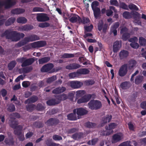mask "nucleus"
I'll use <instances>...</instances> for the list:
<instances>
[{"instance_id":"nucleus-1","label":"nucleus","mask_w":146,"mask_h":146,"mask_svg":"<svg viewBox=\"0 0 146 146\" xmlns=\"http://www.w3.org/2000/svg\"><path fill=\"white\" fill-rule=\"evenodd\" d=\"M25 36L24 33H17L15 31L7 29L1 35V37L5 36L6 39L11 40L12 41L17 42Z\"/></svg>"},{"instance_id":"nucleus-2","label":"nucleus","mask_w":146,"mask_h":146,"mask_svg":"<svg viewBox=\"0 0 146 146\" xmlns=\"http://www.w3.org/2000/svg\"><path fill=\"white\" fill-rule=\"evenodd\" d=\"M17 61L22 63L21 66L24 67L31 65L34 62L35 59L34 58H27L26 57H23L17 58Z\"/></svg>"},{"instance_id":"nucleus-3","label":"nucleus","mask_w":146,"mask_h":146,"mask_svg":"<svg viewBox=\"0 0 146 146\" xmlns=\"http://www.w3.org/2000/svg\"><path fill=\"white\" fill-rule=\"evenodd\" d=\"M89 108L92 110H96L100 109L102 106L101 102L97 100H92L88 103Z\"/></svg>"},{"instance_id":"nucleus-4","label":"nucleus","mask_w":146,"mask_h":146,"mask_svg":"<svg viewBox=\"0 0 146 146\" xmlns=\"http://www.w3.org/2000/svg\"><path fill=\"white\" fill-rule=\"evenodd\" d=\"M12 0H7L5 1L0 2V7L4 6L5 8L7 9L11 7L16 4L15 1Z\"/></svg>"},{"instance_id":"nucleus-5","label":"nucleus","mask_w":146,"mask_h":146,"mask_svg":"<svg viewBox=\"0 0 146 146\" xmlns=\"http://www.w3.org/2000/svg\"><path fill=\"white\" fill-rule=\"evenodd\" d=\"M47 44L46 41L45 40H41L35 42L30 44L32 48H36L42 47L46 46Z\"/></svg>"},{"instance_id":"nucleus-6","label":"nucleus","mask_w":146,"mask_h":146,"mask_svg":"<svg viewBox=\"0 0 146 146\" xmlns=\"http://www.w3.org/2000/svg\"><path fill=\"white\" fill-rule=\"evenodd\" d=\"M59 120L57 118L51 117L48 119L45 122L48 126H55L60 123Z\"/></svg>"},{"instance_id":"nucleus-7","label":"nucleus","mask_w":146,"mask_h":146,"mask_svg":"<svg viewBox=\"0 0 146 146\" xmlns=\"http://www.w3.org/2000/svg\"><path fill=\"white\" fill-rule=\"evenodd\" d=\"M36 19L38 22H45L48 21L50 19L47 14L43 13L37 14Z\"/></svg>"},{"instance_id":"nucleus-8","label":"nucleus","mask_w":146,"mask_h":146,"mask_svg":"<svg viewBox=\"0 0 146 146\" xmlns=\"http://www.w3.org/2000/svg\"><path fill=\"white\" fill-rule=\"evenodd\" d=\"M127 64H124L123 65L119 68L118 74L121 77L125 76L127 74L128 71Z\"/></svg>"},{"instance_id":"nucleus-9","label":"nucleus","mask_w":146,"mask_h":146,"mask_svg":"<svg viewBox=\"0 0 146 146\" xmlns=\"http://www.w3.org/2000/svg\"><path fill=\"white\" fill-rule=\"evenodd\" d=\"M69 85L73 89H78L80 88L83 85L82 82L78 81H73L69 82Z\"/></svg>"},{"instance_id":"nucleus-10","label":"nucleus","mask_w":146,"mask_h":146,"mask_svg":"<svg viewBox=\"0 0 146 146\" xmlns=\"http://www.w3.org/2000/svg\"><path fill=\"white\" fill-rule=\"evenodd\" d=\"M108 26L107 24L105 23L104 24L103 21L102 20H100L98 24V29L100 31H101L102 30L103 32L105 33L108 29Z\"/></svg>"},{"instance_id":"nucleus-11","label":"nucleus","mask_w":146,"mask_h":146,"mask_svg":"<svg viewBox=\"0 0 146 146\" xmlns=\"http://www.w3.org/2000/svg\"><path fill=\"white\" fill-rule=\"evenodd\" d=\"M112 115L110 114H107L102 117L100 124L101 127H103L107 122H110L112 118Z\"/></svg>"},{"instance_id":"nucleus-12","label":"nucleus","mask_w":146,"mask_h":146,"mask_svg":"<svg viewBox=\"0 0 146 146\" xmlns=\"http://www.w3.org/2000/svg\"><path fill=\"white\" fill-rule=\"evenodd\" d=\"M91 99V95L90 94H88L79 99L77 101V103L79 104L85 103L89 101Z\"/></svg>"},{"instance_id":"nucleus-13","label":"nucleus","mask_w":146,"mask_h":146,"mask_svg":"<svg viewBox=\"0 0 146 146\" xmlns=\"http://www.w3.org/2000/svg\"><path fill=\"white\" fill-rule=\"evenodd\" d=\"M54 66L53 64L49 63L46 64L43 66L41 68V72H49L54 67Z\"/></svg>"},{"instance_id":"nucleus-14","label":"nucleus","mask_w":146,"mask_h":146,"mask_svg":"<svg viewBox=\"0 0 146 146\" xmlns=\"http://www.w3.org/2000/svg\"><path fill=\"white\" fill-rule=\"evenodd\" d=\"M39 39L40 38L39 37L35 34L31 35L28 37L25 38V40L27 42V43L29 42H33Z\"/></svg>"},{"instance_id":"nucleus-15","label":"nucleus","mask_w":146,"mask_h":146,"mask_svg":"<svg viewBox=\"0 0 146 146\" xmlns=\"http://www.w3.org/2000/svg\"><path fill=\"white\" fill-rule=\"evenodd\" d=\"M121 46V41H116L113 43V50L115 53L117 52Z\"/></svg>"},{"instance_id":"nucleus-16","label":"nucleus","mask_w":146,"mask_h":146,"mask_svg":"<svg viewBox=\"0 0 146 146\" xmlns=\"http://www.w3.org/2000/svg\"><path fill=\"white\" fill-rule=\"evenodd\" d=\"M66 90L65 87H59L55 88L52 91V93L55 94H59L63 92Z\"/></svg>"},{"instance_id":"nucleus-17","label":"nucleus","mask_w":146,"mask_h":146,"mask_svg":"<svg viewBox=\"0 0 146 146\" xmlns=\"http://www.w3.org/2000/svg\"><path fill=\"white\" fill-rule=\"evenodd\" d=\"M129 52L126 50H122L120 52L119 56L121 59H123L126 58L129 55Z\"/></svg>"},{"instance_id":"nucleus-18","label":"nucleus","mask_w":146,"mask_h":146,"mask_svg":"<svg viewBox=\"0 0 146 146\" xmlns=\"http://www.w3.org/2000/svg\"><path fill=\"white\" fill-rule=\"evenodd\" d=\"M34 27L32 25L27 24L22 26L19 27V28L21 31H28L33 29Z\"/></svg>"},{"instance_id":"nucleus-19","label":"nucleus","mask_w":146,"mask_h":146,"mask_svg":"<svg viewBox=\"0 0 146 146\" xmlns=\"http://www.w3.org/2000/svg\"><path fill=\"white\" fill-rule=\"evenodd\" d=\"M38 100V97L36 96L33 95L25 100V104L34 103Z\"/></svg>"},{"instance_id":"nucleus-20","label":"nucleus","mask_w":146,"mask_h":146,"mask_svg":"<svg viewBox=\"0 0 146 146\" xmlns=\"http://www.w3.org/2000/svg\"><path fill=\"white\" fill-rule=\"evenodd\" d=\"M69 20L72 23H74L76 22L80 23L81 22V18L78 15H76L71 17Z\"/></svg>"},{"instance_id":"nucleus-21","label":"nucleus","mask_w":146,"mask_h":146,"mask_svg":"<svg viewBox=\"0 0 146 146\" xmlns=\"http://www.w3.org/2000/svg\"><path fill=\"white\" fill-rule=\"evenodd\" d=\"M94 17L95 18L97 19L98 18H100L101 17V12L100 9L99 7L95 8L92 9Z\"/></svg>"},{"instance_id":"nucleus-22","label":"nucleus","mask_w":146,"mask_h":146,"mask_svg":"<svg viewBox=\"0 0 146 146\" xmlns=\"http://www.w3.org/2000/svg\"><path fill=\"white\" fill-rule=\"evenodd\" d=\"M76 110V114L78 116L83 115L88 113V111L82 108H78Z\"/></svg>"},{"instance_id":"nucleus-23","label":"nucleus","mask_w":146,"mask_h":146,"mask_svg":"<svg viewBox=\"0 0 146 146\" xmlns=\"http://www.w3.org/2000/svg\"><path fill=\"white\" fill-rule=\"evenodd\" d=\"M23 129V127L22 125H18L17 127L15 129L14 131V134L17 135L19 136L22 134V130Z\"/></svg>"},{"instance_id":"nucleus-24","label":"nucleus","mask_w":146,"mask_h":146,"mask_svg":"<svg viewBox=\"0 0 146 146\" xmlns=\"http://www.w3.org/2000/svg\"><path fill=\"white\" fill-rule=\"evenodd\" d=\"M60 103V102L57 101V100L54 98L48 100L46 102V104L49 106H54Z\"/></svg>"},{"instance_id":"nucleus-25","label":"nucleus","mask_w":146,"mask_h":146,"mask_svg":"<svg viewBox=\"0 0 146 146\" xmlns=\"http://www.w3.org/2000/svg\"><path fill=\"white\" fill-rule=\"evenodd\" d=\"M25 10L21 8H16L11 10V13L13 14L18 15L24 12Z\"/></svg>"},{"instance_id":"nucleus-26","label":"nucleus","mask_w":146,"mask_h":146,"mask_svg":"<svg viewBox=\"0 0 146 146\" xmlns=\"http://www.w3.org/2000/svg\"><path fill=\"white\" fill-rule=\"evenodd\" d=\"M56 99L57 100V101L60 102V103L62 101H64L67 99V95L66 94H63L55 96Z\"/></svg>"},{"instance_id":"nucleus-27","label":"nucleus","mask_w":146,"mask_h":146,"mask_svg":"<svg viewBox=\"0 0 146 146\" xmlns=\"http://www.w3.org/2000/svg\"><path fill=\"white\" fill-rule=\"evenodd\" d=\"M111 10H113L115 13L117 12V10L114 7L110 6V9L107 10L106 12V15L108 16L109 17L112 16L113 15V12Z\"/></svg>"},{"instance_id":"nucleus-28","label":"nucleus","mask_w":146,"mask_h":146,"mask_svg":"<svg viewBox=\"0 0 146 146\" xmlns=\"http://www.w3.org/2000/svg\"><path fill=\"white\" fill-rule=\"evenodd\" d=\"M137 62L135 60L132 59L130 60L127 64L128 69L129 70L131 69L132 68L135 66Z\"/></svg>"},{"instance_id":"nucleus-29","label":"nucleus","mask_w":146,"mask_h":146,"mask_svg":"<svg viewBox=\"0 0 146 146\" xmlns=\"http://www.w3.org/2000/svg\"><path fill=\"white\" fill-rule=\"evenodd\" d=\"M50 60V57L49 56H46L43 57L38 60V62L40 64H43L46 63L48 61Z\"/></svg>"},{"instance_id":"nucleus-30","label":"nucleus","mask_w":146,"mask_h":146,"mask_svg":"<svg viewBox=\"0 0 146 146\" xmlns=\"http://www.w3.org/2000/svg\"><path fill=\"white\" fill-rule=\"evenodd\" d=\"M16 20V19L14 17H11L9 18L5 22V25L6 26H10Z\"/></svg>"},{"instance_id":"nucleus-31","label":"nucleus","mask_w":146,"mask_h":146,"mask_svg":"<svg viewBox=\"0 0 146 146\" xmlns=\"http://www.w3.org/2000/svg\"><path fill=\"white\" fill-rule=\"evenodd\" d=\"M129 82L125 81L122 82L120 85V87L123 90H126L130 87Z\"/></svg>"},{"instance_id":"nucleus-32","label":"nucleus","mask_w":146,"mask_h":146,"mask_svg":"<svg viewBox=\"0 0 146 146\" xmlns=\"http://www.w3.org/2000/svg\"><path fill=\"white\" fill-rule=\"evenodd\" d=\"M4 142L6 144L10 145H13L15 142L13 139L12 138H5Z\"/></svg>"},{"instance_id":"nucleus-33","label":"nucleus","mask_w":146,"mask_h":146,"mask_svg":"<svg viewBox=\"0 0 146 146\" xmlns=\"http://www.w3.org/2000/svg\"><path fill=\"white\" fill-rule=\"evenodd\" d=\"M79 74H88L90 71L87 68H81L78 70Z\"/></svg>"},{"instance_id":"nucleus-34","label":"nucleus","mask_w":146,"mask_h":146,"mask_svg":"<svg viewBox=\"0 0 146 146\" xmlns=\"http://www.w3.org/2000/svg\"><path fill=\"white\" fill-rule=\"evenodd\" d=\"M33 125L34 127L36 128H40L44 126V124L42 122L36 121L33 123Z\"/></svg>"},{"instance_id":"nucleus-35","label":"nucleus","mask_w":146,"mask_h":146,"mask_svg":"<svg viewBox=\"0 0 146 146\" xmlns=\"http://www.w3.org/2000/svg\"><path fill=\"white\" fill-rule=\"evenodd\" d=\"M83 135L82 133H76L72 135V137L74 139L76 140L77 139H79L82 137Z\"/></svg>"},{"instance_id":"nucleus-36","label":"nucleus","mask_w":146,"mask_h":146,"mask_svg":"<svg viewBox=\"0 0 146 146\" xmlns=\"http://www.w3.org/2000/svg\"><path fill=\"white\" fill-rule=\"evenodd\" d=\"M45 108L44 105L39 103L36 106H35V109L38 111H42L45 109Z\"/></svg>"},{"instance_id":"nucleus-37","label":"nucleus","mask_w":146,"mask_h":146,"mask_svg":"<svg viewBox=\"0 0 146 146\" xmlns=\"http://www.w3.org/2000/svg\"><path fill=\"white\" fill-rule=\"evenodd\" d=\"M17 21L18 23L23 24L27 23V20L25 17H20L17 18Z\"/></svg>"},{"instance_id":"nucleus-38","label":"nucleus","mask_w":146,"mask_h":146,"mask_svg":"<svg viewBox=\"0 0 146 146\" xmlns=\"http://www.w3.org/2000/svg\"><path fill=\"white\" fill-rule=\"evenodd\" d=\"M143 77L141 75H138L136 77L135 80V83L136 84H139L141 83L143 81Z\"/></svg>"},{"instance_id":"nucleus-39","label":"nucleus","mask_w":146,"mask_h":146,"mask_svg":"<svg viewBox=\"0 0 146 146\" xmlns=\"http://www.w3.org/2000/svg\"><path fill=\"white\" fill-rule=\"evenodd\" d=\"M17 62L15 60H13L8 65V67L10 70H12L15 66Z\"/></svg>"},{"instance_id":"nucleus-40","label":"nucleus","mask_w":146,"mask_h":146,"mask_svg":"<svg viewBox=\"0 0 146 146\" xmlns=\"http://www.w3.org/2000/svg\"><path fill=\"white\" fill-rule=\"evenodd\" d=\"M67 117L68 119L70 121H74L77 119L76 115L73 114L72 113H70L68 114Z\"/></svg>"},{"instance_id":"nucleus-41","label":"nucleus","mask_w":146,"mask_h":146,"mask_svg":"<svg viewBox=\"0 0 146 146\" xmlns=\"http://www.w3.org/2000/svg\"><path fill=\"white\" fill-rule=\"evenodd\" d=\"M27 43V42L25 40L24 38L23 40L16 44L15 45V47L16 48H19Z\"/></svg>"},{"instance_id":"nucleus-42","label":"nucleus","mask_w":146,"mask_h":146,"mask_svg":"<svg viewBox=\"0 0 146 146\" xmlns=\"http://www.w3.org/2000/svg\"><path fill=\"white\" fill-rule=\"evenodd\" d=\"M18 122L15 120H11L10 124V126L14 129L17 127L18 125Z\"/></svg>"},{"instance_id":"nucleus-43","label":"nucleus","mask_w":146,"mask_h":146,"mask_svg":"<svg viewBox=\"0 0 146 146\" xmlns=\"http://www.w3.org/2000/svg\"><path fill=\"white\" fill-rule=\"evenodd\" d=\"M123 17L126 19H130L132 17V15L131 13L127 11L124 12L123 13Z\"/></svg>"},{"instance_id":"nucleus-44","label":"nucleus","mask_w":146,"mask_h":146,"mask_svg":"<svg viewBox=\"0 0 146 146\" xmlns=\"http://www.w3.org/2000/svg\"><path fill=\"white\" fill-rule=\"evenodd\" d=\"M35 105L33 104L28 105L26 106V109L27 111L32 112L35 109Z\"/></svg>"},{"instance_id":"nucleus-45","label":"nucleus","mask_w":146,"mask_h":146,"mask_svg":"<svg viewBox=\"0 0 146 146\" xmlns=\"http://www.w3.org/2000/svg\"><path fill=\"white\" fill-rule=\"evenodd\" d=\"M112 138L115 142H117L121 140V137L118 134H115L113 135Z\"/></svg>"},{"instance_id":"nucleus-46","label":"nucleus","mask_w":146,"mask_h":146,"mask_svg":"<svg viewBox=\"0 0 146 146\" xmlns=\"http://www.w3.org/2000/svg\"><path fill=\"white\" fill-rule=\"evenodd\" d=\"M33 69V67L31 66L23 68L21 69L23 72L25 73H27L30 72Z\"/></svg>"},{"instance_id":"nucleus-47","label":"nucleus","mask_w":146,"mask_h":146,"mask_svg":"<svg viewBox=\"0 0 146 146\" xmlns=\"http://www.w3.org/2000/svg\"><path fill=\"white\" fill-rule=\"evenodd\" d=\"M86 126L89 128H94L96 127V124L95 123L88 122L86 123Z\"/></svg>"},{"instance_id":"nucleus-48","label":"nucleus","mask_w":146,"mask_h":146,"mask_svg":"<svg viewBox=\"0 0 146 146\" xmlns=\"http://www.w3.org/2000/svg\"><path fill=\"white\" fill-rule=\"evenodd\" d=\"M79 76V74L78 71L70 73L68 74V76L70 78H74L75 77H78Z\"/></svg>"},{"instance_id":"nucleus-49","label":"nucleus","mask_w":146,"mask_h":146,"mask_svg":"<svg viewBox=\"0 0 146 146\" xmlns=\"http://www.w3.org/2000/svg\"><path fill=\"white\" fill-rule=\"evenodd\" d=\"M130 34L128 33H125L122 34L121 38L123 40L126 41L130 37Z\"/></svg>"},{"instance_id":"nucleus-50","label":"nucleus","mask_w":146,"mask_h":146,"mask_svg":"<svg viewBox=\"0 0 146 146\" xmlns=\"http://www.w3.org/2000/svg\"><path fill=\"white\" fill-rule=\"evenodd\" d=\"M46 144L47 146H59L60 144L53 142L49 140H47L46 141Z\"/></svg>"},{"instance_id":"nucleus-51","label":"nucleus","mask_w":146,"mask_h":146,"mask_svg":"<svg viewBox=\"0 0 146 146\" xmlns=\"http://www.w3.org/2000/svg\"><path fill=\"white\" fill-rule=\"evenodd\" d=\"M119 7L123 9L128 10V7L127 4L123 2H119Z\"/></svg>"},{"instance_id":"nucleus-52","label":"nucleus","mask_w":146,"mask_h":146,"mask_svg":"<svg viewBox=\"0 0 146 146\" xmlns=\"http://www.w3.org/2000/svg\"><path fill=\"white\" fill-rule=\"evenodd\" d=\"M74 55L73 54L65 53L62 55V58H69L74 57Z\"/></svg>"},{"instance_id":"nucleus-53","label":"nucleus","mask_w":146,"mask_h":146,"mask_svg":"<svg viewBox=\"0 0 146 146\" xmlns=\"http://www.w3.org/2000/svg\"><path fill=\"white\" fill-rule=\"evenodd\" d=\"M139 42L140 44L142 46H146V39L143 37L139 38Z\"/></svg>"},{"instance_id":"nucleus-54","label":"nucleus","mask_w":146,"mask_h":146,"mask_svg":"<svg viewBox=\"0 0 146 146\" xmlns=\"http://www.w3.org/2000/svg\"><path fill=\"white\" fill-rule=\"evenodd\" d=\"M128 7L131 10H134L137 11L139 9L136 5L132 3L129 4L128 5Z\"/></svg>"},{"instance_id":"nucleus-55","label":"nucleus","mask_w":146,"mask_h":146,"mask_svg":"<svg viewBox=\"0 0 146 146\" xmlns=\"http://www.w3.org/2000/svg\"><path fill=\"white\" fill-rule=\"evenodd\" d=\"M132 15H133L134 19L135 21H137L138 19H140V14L137 12L133 13Z\"/></svg>"},{"instance_id":"nucleus-56","label":"nucleus","mask_w":146,"mask_h":146,"mask_svg":"<svg viewBox=\"0 0 146 146\" xmlns=\"http://www.w3.org/2000/svg\"><path fill=\"white\" fill-rule=\"evenodd\" d=\"M74 94L75 92H71L68 93L67 96V99H69L71 101L73 100Z\"/></svg>"},{"instance_id":"nucleus-57","label":"nucleus","mask_w":146,"mask_h":146,"mask_svg":"<svg viewBox=\"0 0 146 146\" xmlns=\"http://www.w3.org/2000/svg\"><path fill=\"white\" fill-rule=\"evenodd\" d=\"M50 24L49 23L47 22L39 23L38 25V27L41 28H45L49 27Z\"/></svg>"},{"instance_id":"nucleus-58","label":"nucleus","mask_w":146,"mask_h":146,"mask_svg":"<svg viewBox=\"0 0 146 146\" xmlns=\"http://www.w3.org/2000/svg\"><path fill=\"white\" fill-rule=\"evenodd\" d=\"M56 79V76H52L48 78L46 80V82L47 83H50L52 82Z\"/></svg>"},{"instance_id":"nucleus-59","label":"nucleus","mask_w":146,"mask_h":146,"mask_svg":"<svg viewBox=\"0 0 146 146\" xmlns=\"http://www.w3.org/2000/svg\"><path fill=\"white\" fill-rule=\"evenodd\" d=\"M86 92L83 90H78L76 92V95L77 97H81L85 94Z\"/></svg>"},{"instance_id":"nucleus-60","label":"nucleus","mask_w":146,"mask_h":146,"mask_svg":"<svg viewBox=\"0 0 146 146\" xmlns=\"http://www.w3.org/2000/svg\"><path fill=\"white\" fill-rule=\"evenodd\" d=\"M117 126V124L115 123H111L108 125V129L110 130H112L113 129H114ZM107 128L108 127L107 126Z\"/></svg>"},{"instance_id":"nucleus-61","label":"nucleus","mask_w":146,"mask_h":146,"mask_svg":"<svg viewBox=\"0 0 146 146\" xmlns=\"http://www.w3.org/2000/svg\"><path fill=\"white\" fill-rule=\"evenodd\" d=\"M15 105L13 104H11L7 108V110L9 112H13L15 111Z\"/></svg>"},{"instance_id":"nucleus-62","label":"nucleus","mask_w":146,"mask_h":146,"mask_svg":"<svg viewBox=\"0 0 146 146\" xmlns=\"http://www.w3.org/2000/svg\"><path fill=\"white\" fill-rule=\"evenodd\" d=\"M85 32H90L92 31L93 28V26L92 25H90L84 27Z\"/></svg>"},{"instance_id":"nucleus-63","label":"nucleus","mask_w":146,"mask_h":146,"mask_svg":"<svg viewBox=\"0 0 146 146\" xmlns=\"http://www.w3.org/2000/svg\"><path fill=\"white\" fill-rule=\"evenodd\" d=\"M53 139L55 141H59L62 140V137L60 136L54 135L52 136Z\"/></svg>"},{"instance_id":"nucleus-64","label":"nucleus","mask_w":146,"mask_h":146,"mask_svg":"<svg viewBox=\"0 0 146 146\" xmlns=\"http://www.w3.org/2000/svg\"><path fill=\"white\" fill-rule=\"evenodd\" d=\"M90 22L89 19L88 18L83 17L82 19H81V22L80 23H82L83 24L88 23Z\"/></svg>"}]
</instances>
